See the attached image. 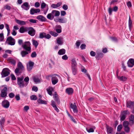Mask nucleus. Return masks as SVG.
Wrapping results in <instances>:
<instances>
[{
  "label": "nucleus",
  "instance_id": "nucleus-1",
  "mask_svg": "<svg viewBox=\"0 0 134 134\" xmlns=\"http://www.w3.org/2000/svg\"><path fill=\"white\" fill-rule=\"evenodd\" d=\"M60 12L59 11L55 10H53L51 13L48 14L47 15V18L50 20H52L54 16H59Z\"/></svg>",
  "mask_w": 134,
  "mask_h": 134
},
{
  "label": "nucleus",
  "instance_id": "nucleus-2",
  "mask_svg": "<svg viewBox=\"0 0 134 134\" xmlns=\"http://www.w3.org/2000/svg\"><path fill=\"white\" fill-rule=\"evenodd\" d=\"M130 113L128 110H122L120 112V120L121 121H124L127 117V115H129Z\"/></svg>",
  "mask_w": 134,
  "mask_h": 134
},
{
  "label": "nucleus",
  "instance_id": "nucleus-3",
  "mask_svg": "<svg viewBox=\"0 0 134 134\" xmlns=\"http://www.w3.org/2000/svg\"><path fill=\"white\" fill-rule=\"evenodd\" d=\"M23 78H19L17 79V83L20 88L26 87L28 84V83H25L23 81Z\"/></svg>",
  "mask_w": 134,
  "mask_h": 134
},
{
  "label": "nucleus",
  "instance_id": "nucleus-4",
  "mask_svg": "<svg viewBox=\"0 0 134 134\" xmlns=\"http://www.w3.org/2000/svg\"><path fill=\"white\" fill-rule=\"evenodd\" d=\"M10 71L8 68H4L1 73L2 77H4L8 76L10 74Z\"/></svg>",
  "mask_w": 134,
  "mask_h": 134
},
{
  "label": "nucleus",
  "instance_id": "nucleus-5",
  "mask_svg": "<svg viewBox=\"0 0 134 134\" xmlns=\"http://www.w3.org/2000/svg\"><path fill=\"white\" fill-rule=\"evenodd\" d=\"M31 43L29 41L25 42L24 44L22 46V47L24 49L27 51H30L31 48L30 45Z\"/></svg>",
  "mask_w": 134,
  "mask_h": 134
},
{
  "label": "nucleus",
  "instance_id": "nucleus-6",
  "mask_svg": "<svg viewBox=\"0 0 134 134\" xmlns=\"http://www.w3.org/2000/svg\"><path fill=\"white\" fill-rule=\"evenodd\" d=\"M51 37V36L49 34H46L44 32H42L40 33L39 38H40L42 39L45 38L47 39H49Z\"/></svg>",
  "mask_w": 134,
  "mask_h": 134
},
{
  "label": "nucleus",
  "instance_id": "nucleus-7",
  "mask_svg": "<svg viewBox=\"0 0 134 134\" xmlns=\"http://www.w3.org/2000/svg\"><path fill=\"white\" fill-rule=\"evenodd\" d=\"M8 42V43L9 45L13 46L15 44V39L13 38L11 36L8 37L6 41Z\"/></svg>",
  "mask_w": 134,
  "mask_h": 134
},
{
  "label": "nucleus",
  "instance_id": "nucleus-8",
  "mask_svg": "<svg viewBox=\"0 0 134 134\" xmlns=\"http://www.w3.org/2000/svg\"><path fill=\"white\" fill-rule=\"evenodd\" d=\"M34 63L31 61H30L27 64V68L28 71H30L33 67Z\"/></svg>",
  "mask_w": 134,
  "mask_h": 134
},
{
  "label": "nucleus",
  "instance_id": "nucleus-9",
  "mask_svg": "<svg viewBox=\"0 0 134 134\" xmlns=\"http://www.w3.org/2000/svg\"><path fill=\"white\" fill-rule=\"evenodd\" d=\"M7 87H4L2 90L1 92V96L2 97H4L7 96Z\"/></svg>",
  "mask_w": 134,
  "mask_h": 134
},
{
  "label": "nucleus",
  "instance_id": "nucleus-10",
  "mask_svg": "<svg viewBox=\"0 0 134 134\" xmlns=\"http://www.w3.org/2000/svg\"><path fill=\"white\" fill-rule=\"evenodd\" d=\"M29 34L31 36H34L35 34L36 31L32 27L28 28Z\"/></svg>",
  "mask_w": 134,
  "mask_h": 134
},
{
  "label": "nucleus",
  "instance_id": "nucleus-11",
  "mask_svg": "<svg viewBox=\"0 0 134 134\" xmlns=\"http://www.w3.org/2000/svg\"><path fill=\"white\" fill-rule=\"evenodd\" d=\"M70 108L73 109V111L74 113H77L78 110L77 109V107L76 104L75 103L74 104L71 103L70 104Z\"/></svg>",
  "mask_w": 134,
  "mask_h": 134
},
{
  "label": "nucleus",
  "instance_id": "nucleus-12",
  "mask_svg": "<svg viewBox=\"0 0 134 134\" xmlns=\"http://www.w3.org/2000/svg\"><path fill=\"white\" fill-rule=\"evenodd\" d=\"M2 106L4 108H9L10 103L9 101L8 100L5 99L2 102Z\"/></svg>",
  "mask_w": 134,
  "mask_h": 134
},
{
  "label": "nucleus",
  "instance_id": "nucleus-13",
  "mask_svg": "<svg viewBox=\"0 0 134 134\" xmlns=\"http://www.w3.org/2000/svg\"><path fill=\"white\" fill-rule=\"evenodd\" d=\"M56 75L59 76L55 74L52 77L51 79L52 83L53 85L56 84L58 81V80Z\"/></svg>",
  "mask_w": 134,
  "mask_h": 134
},
{
  "label": "nucleus",
  "instance_id": "nucleus-14",
  "mask_svg": "<svg viewBox=\"0 0 134 134\" xmlns=\"http://www.w3.org/2000/svg\"><path fill=\"white\" fill-rule=\"evenodd\" d=\"M127 66L130 68L132 67L134 65V59L133 58L130 59L127 63Z\"/></svg>",
  "mask_w": 134,
  "mask_h": 134
},
{
  "label": "nucleus",
  "instance_id": "nucleus-15",
  "mask_svg": "<svg viewBox=\"0 0 134 134\" xmlns=\"http://www.w3.org/2000/svg\"><path fill=\"white\" fill-rule=\"evenodd\" d=\"M107 133L108 134H112L113 133V129L106 124L105 126Z\"/></svg>",
  "mask_w": 134,
  "mask_h": 134
},
{
  "label": "nucleus",
  "instance_id": "nucleus-16",
  "mask_svg": "<svg viewBox=\"0 0 134 134\" xmlns=\"http://www.w3.org/2000/svg\"><path fill=\"white\" fill-rule=\"evenodd\" d=\"M21 7L24 9L28 10L29 9L30 6L29 5V4L27 2L24 3L22 5H21Z\"/></svg>",
  "mask_w": 134,
  "mask_h": 134
},
{
  "label": "nucleus",
  "instance_id": "nucleus-17",
  "mask_svg": "<svg viewBox=\"0 0 134 134\" xmlns=\"http://www.w3.org/2000/svg\"><path fill=\"white\" fill-rule=\"evenodd\" d=\"M40 12V10L39 9H34V8H31L30 10V14H31L33 15L35 13H39Z\"/></svg>",
  "mask_w": 134,
  "mask_h": 134
},
{
  "label": "nucleus",
  "instance_id": "nucleus-18",
  "mask_svg": "<svg viewBox=\"0 0 134 134\" xmlns=\"http://www.w3.org/2000/svg\"><path fill=\"white\" fill-rule=\"evenodd\" d=\"M65 92L68 95L72 94L73 93L74 90L70 87L68 88L65 89Z\"/></svg>",
  "mask_w": 134,
  "mask_h": 134
},
{
  "label": "nucleus",
  "instance_id": "nucleus-19",
  "mask_svg": "<svg viewBox=\"0 0 134 134\" xmlns=\"http://www.w3.org/2000/svg\"><path fill=\"white\" fill-rule=\"evenodd\" d=\"M36 19L42 22H45L46 21V19L42 15H39L37 16Z\"/></svg>",
  "mask_w": 134,
  "mask_h": 134
},
{
  "label": "nucleus",
  "instance_id": "nucleus-20",
  "mask_svg": "<svg viewBox=\"0 0 134 134\" xmlns=\"http://www.w3.org/2000/svg\"><path fill=\"white\" fill-rule=\"evenodd\" d=\"M117 76L118 79L120 81H125L126 80L127 78L125 76H119L118 74V72H117Z\"/></svg>",
  "mask_w": 134,
  "mask_h": 134
},
{
  "label": "nucleus",
  "instance_id": "nucleus-21",
  "mask_svg": "<svg viewBox=\"0 0 134 134\" xmlns=\"http://www.w3.org/2000/svg\"><path fill=\"white\" fill-rule=\"evenodd\" d=\"M51 105L54 108L55 110L57 113H58L59 111L56 106L55 103L53 100H52L51 101Z\"/></svg>",
  "mask_w": 134,
  "mask_h": 134
},
{
  "label": "nucleus",
  "instance_id": "nucleus-22",
  "mask_svg": "<svg viewBox=\"0 0 134 134\" xmlns=\"http://www.w3.org/2000/svg\"><path fill=\"white\" fill-rule=\"evenodd\" d=\"M127 108H132L134 107V102L131 101L127 102Z\"/></svg>",
  "mask_w": 134,
  "mask_h": 134
},
{
  "label": "nucleus",
  "instance_id": "nucleus-23",
  "mask_svg": "<svg viewBox=\"0 0 134 134\" xmlns=\"http://www.w3.org/2000/svg\"><path fill=\"white\" fill-rule=\"evenodd\" d=\"M24 69H21L20 68H16L15 70V72L17 75H18L22 73Z\"/></svg>",
  "mask_w": 134,
  "mask_h": 134
},
{
  "label": "nucleus",
  "instance_id": "nucleus-24",
  "mask_svg": "<svg viewBox=\"0 0 134 134\" xmlns=\"http://www.w3.org/2000/svg\"><path fill=\"white\" fill-rule=\"evenodd\" d=\"M16 22L18 24L21 25H26V22L24 21L19 20L16 19L15 20Z\"/></svg>",
  "mask_w": 134,
  "mask_h": 134
},
{
  "label": "nucleus",
  "instance_id": "nucleus-25",
  "mask_svg": "<svg viewBox=\"0 0 134 134\" xmlns=\"http://www.w3.org/2000/svg\"><path fill=\"white\" fill-rule=\"evenodd\" d=\"M71 67H77V63L75 58H73L71 60Z\"/></svg>",
  "mask_w": 134,
  "mask_h": 134
},
{
  "label": "nucleus",
  "instance_id": "nucleus-26",
  "mask_svg": "<svg viewBox=\"0 0 134 134\" xmlns=\"http://www.w3.org/2000/svg\"><path fill=\"white\" fill-rule=\"evenodd\" d=\"M129 121L130 124L133 125L134 123V115L132 114L131 115L129 118Z\"/></svg>",
  "mask_w": 134,
  "mask_h": 134
},
{
  "label": "nucleus",
  "instance_id": "nucleus-27",
  "mask_svg": "<svg viewBox=\"0 0 134 134\" xmlns=\"http://www.w3.org/2000/svg\"><path fill=\"white\" fill-rule=\"evenodd\" d=\"M5 121V120L3 118L0 120V127L2 130H3V128Z\"/></svg>",
  "mask_w": 134,
  "mask_h": 134
},
{
  "label": "nucleus",
  "instance_id": "nucleus-28",
  "mask_svg": "<svg viewBox=\"0 0 134 134\" xmlns=\"http://www.w3.org/2000/svg\"><path fill=\"white\" fill-rule=\"evenodd\" d=\"M54 100L57 102L58 104H59L60 103V99L58 97V94H57L54 96Z\"/></svg>",
  "mask_w": 134,
  "mask_h": 134
},
{
  "label": "nucleus",
  "instance_id": "nucleus-29",
  "mask_svg": "<svg viewBox=\"0 0 134 134\" xmlns=\"http://www.w3.org/2000/svg\"><path fill=\"white\" fill-rule=\"evenodd\" d=\"M57 43L59 45H62L63 43V39L61 37L58 38L57 40Z\"/></svg>",
  "mask_w": 134,
  "mask_h": 134
},
{
  "label": "nucleus",
  "instance_id": "nucleus-30",
  "mask_svg": "<svg viewBox=\"0 0 134 134\" xmlns=\"http://www.w3.org/2000/svg\"><path fill=\"white\" fill-rule=\"evenodd\" d=\"M54 90V89L52 87H49V88L47 89V91L49 94L51 96L52 95V91Z\"/></svg>",
  "mask_w": 134,
  "mask_h": 134
},
{
  "label": "nucleus",
  "instance_id": "nucleus-31",
  "mask_svg": "<svg viewBox=\"0 0 134 134\" xmlns=\"http://www.w3.org/2000/svg\"><path fill=\"white\" fill-rule=\"evenodd\" d=\"M65 50L63 48L59 50L58 52V54L59 55H62L65 54Z\"/></svg>",
  "mask_w": 134,
  "mask_h": 134
},
{
  "label": "nucleus",
  "instance_id": "nucleus-32",
  "mask_svg": "<svg viewBox=\"0 0 134 134\" xmlns=\"http://www.w3.org/2000/svg\"><path fill=\"white\" fill-rule=\"evenodd\" d=\"M93 128L87 127L86 128V129L88 133L93 132H94V129H95L96 128L95 126H93Z\"/></svg>",
  "mask_w": 134,
  "mask_h": 134
},
{
  "label": "nucleus",
  "instance_id": "nucleus-33",
  "mask_svg": "<svg viewBox=\"0 0 134 134\" xmlns=\"http://www.w3.org/2000/svg\"><path fill=\"white\" fill-rule=\"evenodd\" d=\"M33 79L34 82L35 83H38L40 82V80L37 77L33 76Z\"/></svg>",
  "mask_w": 134,
  "mask_h": 134
},
{
  "label": "nucleus",
  "instance_id": "nucleus-34",
  "mask_svg": "<svg viewBox=\"0 0 134 134\" xmlns=\"http://www.w3.org/2000/svg\"><path fill=\"white\" fill-rule=\"evenodd\" d=\"M71 69L72 74L75 75L77 74V67H71Z\"/></svg>",
  "mask_w": 134,
  "mask_h": 134
},
{
  "label": "nucleus",
  "instance_id": "nucleus-35",
  "mask_svg": "<svg viewBox=\"0 0 134 134\" xmlns=\"http://www.w3.org/2000/svg\"><path fill=\"white\" fill-rule=\"evenodd\" d=\"M33 45L34 46L35 48H36L38 44V43L37 41L35 40H32Z\"/></svg>",
  "mask_w": 134,
  "mask_h": 134
},
{
  "label": "nucleus",
  "instance_id": "nucleus-36",
  "mask_svg": "<svg viewBox=\"0 0 134 134\" xmlns=\"http://www.w3.org/2000/svg\"><path fill=\"white\" fill-rule=\"evenodd\" d=\"M28 54L29 53L28 52L26 51H23L21 52V54L22 57H25L26 55Z\"/></svg>",
  "mask_w": 134,
  "mask_h": 134
},
{
  "label": "nucleus",
  "instance_id": "nucleus-37",
  "mask_svg": "<svg viewBox=\"0 0 134 134\" xmlns=\"http://www.w3.org/2000/svg\"><path fill=\"white\" fill-rule=\"evenodd\" d=\"M67 20L66 19L63 18H59V23H64L67 22Z\"/></svg>",
  "mask_w": 134,
  "mask_h": 134
},
{
  "label": "nucleus",
  "instance_id": "nucleus-38",
  "mask_svg": "<svg viewBox=\"0 0 134 134\" xmlns=\"http://www.w3.org/2000/svg\"><path fill=\"white\" fill-rule=\"evenodd\" d=\"M17 66L18 68H20L21 69H24V67L22 63L20 62L18 63L17 64Z\"/></svg>",
  "mask_w": 134,
  "mask_h": 134
},
{
  "label": "nucleus",
  "instance_id": "nucleus-39",
  "mask_svg": "<svg viewBox=\"0 0 134 134\" xmlns=\"http://www.w3.org/2000/svg\"><path fill=\"white\" fill-rule=\"evenodd\" d=\"M49 33L52 36L55 37L58 35V34L54 31H50L49 32Z\"/></svg>",
  "mask_w": 134,
  "mask_h": 134
},
{
  "label": "nucleus",
  "instance_id": "nucleus-40",
  "mask_svg": "<svg viewBox=\"0 0 134 134\" xmlns=\"http://www.w3.org/2000/svg\"><path fill=\"white\" fill-rule=\"evenodd\" d=\"M37 101L38 103L40 104H47L46 101L43 100L40 98L38 99L37 100Z\"/></svg>",
  "mask_w": 134,
  "mask_h": 134
},
{
  "label": "nucleus",
  "instance_id": "nucleus-41",
  "mask_svg": "<svg viewBox=\"0 0 134 134\" xmlns=\"http://www.w3.org/2000/svg\"><path fill=\"white\" fill-rule=\"evenodd\" d=\"M27 30L26 29L24 28L23 27H21L19 29V31L20 33H23L26 31Z\"/></svg>",
  "mask_w": 134,
  "mask_h": 134
},
{
  "label": "nucleus",
  "instance_id": "nucleus-42",
  "mask_svg": "<svg viewBox=\"0 0 134 134\" xmlns=\"http://www.w3.org/2000/svg\"><path fill=\"white\" fill-rule=\"evenodd\" d=\"M129 122L127 121H124L123 123V125L124 127L128 126Z\"/></svg>",
  "mask_w": 134,
  "mask_h": 134
},
{
  "label": "nucleus",
  "instance_id": "nucleus-43",
  "mask_svg": "<svg viewBox=\"0 0 134 134\" xmlns=\"http://www.w3.org/2000/svg\"><path fill=\"white\" fill-rule=\"evenodd\" d=\"M122 128V125L120 124L119 125L118 127L117 130L118 132H120L121 131V130Z\"/></svg>",
  "mask_w": 134,
  "mask_h": 134
},
{
  "label": "nucleus",
  "instance_id": "nucleus-44",
  "mask_svg": "<svg viewBox=\"0 0 134 134\" xmlns=\"http://www.w3.org/2000/svg\"><path fill=\"white\" fill-rule=\"evenodd\" d=\"M110 38L113 41L117 42L118 41L117 38L116 37H110Z\"/></svg>",
  "mask_w": 134,
  "mask_h": 134
},
{
  "label": "nucleus",
  "instance_id": "nucleus-45",
  "mask_svg": "<svg viewBox=\"0 0 134 134\" xmlns=\"http://www.w3.org/2000/svg\"><path fill=\"white\" fill-rule=\"evenodd\" d=\"M36 56L37 54L36 52L35 51L33 52L31 55V57L33 58L36 57Z\"/></svg>",
  "mask_w": 134,
  "mask_h": 134
},
{
  "label": "nucleus",
  "instance_id": "nucleus-46",
  "mask_svg": "<svg viewBox=\"0 0 134 134\" xmlns=\"http://www.w3.org/2000/svg\"><path fill=\"white\" fill-rule=\"evenodd\" d=\"M31 99L32 100H36L37 97L35 95H33L30 96Z\"/></svg>",
  "mask_w": 134,
  "mask_h": 134
},
{
  "label": "nucleus",
  "instance_id": "nucleus-47",
  "mask_svg": "<svg viewBox=\"0 0 134 134\" xmlns=\"http://www.w3.org/2000/svg\"><path fill=\"white\" fill-rule=\"evenodd\" d=\"M118 0H113L110 2V4L113 5L116 4V3L118 2Z\"/></svg>",
  "mask_w": 134,
  "mask_h": 134
},
{
  "label": "nucleus",
  "instance_id": "nucleus-48",
  "mask_svg": "<svg viewBox=\"0 0 134 134\" xmlns=\"http://www.w3.org/2000/svg\"><path fill=\"white\" fill-rule=\"evenodd\" d=\"M4 9H6L8 10H10L11 9V7L8 5H6L4 7Z\"/></svg>",
  "mask_w": 134,
  "mask_h": 134
},
{
  "label": "nucleus",
  "instance_id": "nucleus-49",
  "mask_svg": "<svg viewBox=\"0 0 134 134\" xmlns=\"http://www.w3.org/2000/svg\"><path fill=\"white\" fill-rule=\"evenodd\" d=\"M46 6V4L44 3L43 2L42 3L41 5V8L42 9H44L45 8V7ZM47 6H48V5H47Z\"/></svg>",
  "mask_w": 134,
  "mask_h": 134
},
{
  "label": "nucleus",
  "instance_id": "nucleus-50",
  "mask_svg": "<svg viewBox=\"0 0 134 134\" xmlns=\"http://www.w3.org/2000/svg\"><path fill=\"white\" fill-rule=\"evenodd\" d=\"M124 130L127 133H128L130 131V128L128 126L124 127Z\"/></svg>",
  "mask_w": 134,
  "mask_h": 134
},
{
  "label": "nucleus",
  "instance_id": "nucleus-51",
  "mask_svg": "<svg viewBox=\"0 0 134 134\" xmlns=\"http://www.w3.org/2000/svg\"><path fill=\"white\" fill-rule=\"evenodd\" d=\"M29 21L31 23H36L37 20L36 19H30Z\"/></svg>",
  "mask_w": 134,
  "mask_h": 134
},
{
  "label": "nucleus",
  "instance_id": "nucleus-52",
  "mask_svg": "<svg viewBox=\"0 0 134 134\" xmlns=\"http://www.w3.org/2000/svg\"><path fill=\"white\" fill-rule=\"evenodd\" d=\"M10 63L12 64L15 65L16 62V61L14 59H12L10 61Z\"/></svg>",
  "mask_w": 134,
  "mask_h": 134
},
{
  "label": "nucleus",
  "instance_id": "nucleus-53",
  "mask_svg": "<svg viewBox=\"0 0 134 134\" xmlns=\"http://www.w3.org/2000/svg\"><path fill=\"white\" fill-rule=\"evenodd\" d=\"M86 46L85 44H82L81 45L80 48L81 49H85Z\"/></svg>",
  "mask_w": 134,
  "mask_h": 134
},
{
  "label": "nucleus",
  "instance_id": "nucleus-54",
  "mask_svg": "<svg viewBox=\"0 0 134 134\" xmlns=\"http://www.w3.org/2000/svg\"><path fill=\"white\" fill-rule=\"evenodd\" d=\"M63 9L65 10H66L68 8V6L66 4H64L62 7Z\"/></svg>",
  "mask_w": 134,
  "mask_h": 134
},
{
  "label": "nucleus",
  "instance_id": "nucleus-55",
  "mask_svg": "<svg viewBox=\"0 0 134 134\" xmlns=\"http://www.w3.org/2000/svg\"><path fill=\"white\" fill-rule=\"evenodd\" d=\"M113 10V9L111 7H110L109 8L108 11L109 15H111L112 14Z\"/></svg>",
  "mask_w": 134,
  "mask_h": 134
},
{
  "label": "nucleus",
  "instance_id": "nucleus-56",
  "mask_svg": "<svg viewBox=\"0 0 134 134\" xmlns=\"http://www.w3.org/2000/svg\"><path fill=\"white\" fill-rule=\"evenodd\" d=\"M127 5L129 8H131L132 6L131 2L130 1H128L127 3Z\"/></svg>",
  "mask_w": 134,
  "mask_h": 134
},
{
  "label": "nucleus",
  "instance_id": "nucleus-57",
  "mask_svg": "<svg viewBox=\"0 0 134 134\" xmlns=\"http://www.w3.org/2000/svg\"><path fill=\"white\" fill-rule=\"evenodd\" d=\"M32 90L33 91H35L36 92L38 90V88L36 86H33L32 87Z\"/></svg>",
  "mask_w": 134,
  "mask_h": 134
},
{
  "label": "nucleus",
  "instance_id": "nucleus-58",
  "mask_svg": "<svg viewBox=\"0 0 134 134\" xmlns=\"http://www.w3.org/2000/svg\"><path fill=\"white\" fill-rule=\"evenodd\" d=\"M81 43L79 41H77L76 43V44L77 46V48H78L80 45Z\"/></svg>",
  "mask_w": 134,
  "mask_h": 134
},
{
  "label": "nucleus",
  "instance_id": "nucleus-59",
  "mask_svg": "<svg viewBox=\"0 0 134 134\" xmlns=\"http://www.w3.org/2000/svg\"><path fill=\"white\" fill-rule=\"evenodd\" d=\"M14 96L15 95L12 92H11L9 94V97L10 98H13L14 97Z\"/></svg>",
  "mask_w": 134,
  "mask_h": 134
},
{
  "label": "nucleus",
  "instance_id": "nucleus-60",
  "mask_svg": "<svg viewBox=\"0 0 134 134\" xmlns=\"http://www.w3.org/2000/svg\"><path fill=\"white\" fill-rule=\"evenodd\" d=\"M29 78L28 76H27L25 77L24 79V81L26 82L25 83H29Z\"/></svg>",
  "mask_w": 134,
  "mask_h": 134
},
{
  "label": "nucleus",
  "instance_id": "nucleus-61",
  "mask_svg": "<svg viewBox=\"0 0 134 134\" xmlns=\"http://www.w3.org/2000/svg\"><path fill=\"white\" fill-rule=\"evenodd\" d=\"M60 12L61 15L62 16H64L66 14V13L65 11H61Z\"/></svg>",
  "mask_w": 134,
  "mask_h": 134
},
{
  "label": "nucleus",
  "instance_id": "nucleus-62",
  "mask_svg": "<svg viewBox=\"0 0 134 134\" xmlns=\"http://www.w3.org/2000/svg\"><path fill=\"white\" fill-rule=\"evenodd\" d=\"M62 59L64 60H66L68 58V57L66 55H65L62 57Z\"/></svg>",
  "mask_w": 134,
  "mask_h": 134
},
{
  "label": "nucleus",
  "instance_id": "nucleus-63",
  "mask_svg": "<svg viewBox=\"0 0 134 134\" xmlns=\"http://www.w3.org/2000/svg\"><path fill=\"white\" fill-rule=\"evenodd\" d=\"M90 54L92 56L94 57V56L96 55V53L95 52L92 51H91L90 52Z\"/></svg>",
  "mask_w": 134,
  "mask_h": 134
},
{
  "label": "nucleus",
  "instance_id": "nucleus-64",
  "mask_svg": "<svg viewBox=\"0 0 134 134\" xmlns=\"http://www.w3.org/2000/svg\"><path fill=\"white\" fill-rule=\"evenodd\" d=\"M102 52L104 53H107L108 52L107 48H103L102 50Z\"/></svg>",
  "mask_w": 134,
  "mask_h": 134
}]
</instances>
